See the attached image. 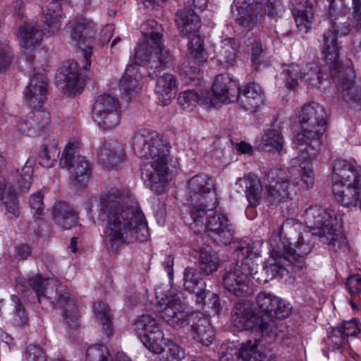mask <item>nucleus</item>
<instances>
[{"label":"nucleus","instance_id":"obj_20","mask_svg":"<svg viewBox=\"0 0 361 361\" xmlns=\"http://www.w3.org/2000/svg\"><path fill=\"white\" fill-rule=\"evenodd\" d=\"M232 322L238 331H252L262 335L267 331V328H261L262 317L255 314L250 305L245 302H238L235 305L232 314Z\"/></svg>","mask_w":361,"mask_h":361},{"label":"nucleus","instance_id":"obj_52","mask_svg":"<svg viewBox=\"0 0 361 361\" xmlns=\"http://www.w3.org/2000/svg\"><path fill=\"white\" fill-rule=\"evenodd\" d=\"M346 288L352 296L361 294V276L356 274L348 277Z\"/></svg>","mask_w":361,"mask_h":361},{"label":"nucleus","instance_id":"obj_59","mask_svg":"<svg viewBox=\"0 0 361 361\" xmlns=\"http://www.w3.org/2000/svg\"><path fill=\"white\" fill-rule=\"evenodd\" d=\"M162 264L167 272L170 281H171L173 279L174 257L172 255L166 256Z\"/></svg>","mask_w":361,"mask_h":361},{"label":"nucleus","instance_id":"obj_4","mask_svg":"<svg viewBox=\"0 0 361 361\" xmlns=\"http://www.w3.org/2000/svg\"><path fill=\"white\" fill-rule=\"evenodd\" d=\"M157 25L154 21H149L142 25L144 42L138 44L133 54L134 63L129 64L120 81L121 89L129 99L135 98L141 90L140 82L142 75L140 66L155 63L156 68H166L173 66L174 56L167 49L162 39V35L153 27Z\"/></svg>","mask_w":361,"mask_h":361},{"label":"nucleus","instance_id":"obj_3","mask_svg":"<svg viewBox=\"0 0 361 361\" xmlns=\"http://www.w3.org/2000/svg\"><path fill=\"white\" fill-rule=\"evenodd\" d=\"M329 16L331 21V29L323 35L321 44L322 53L333 75L338 77V85L341 90L343 97L347 102H360L361 100V87L355 81V73L352 67V61L348 60L346 67L341 68L339 61L340 46L338 35H345L349 28L340 27L338 20L344 18V8L341 0H331L329 8ZM339 22V24H341Z\"/></svg>","mask_w":361,"mask_h":361},{"label":"nucleus","instance_id":"obj_63","mask_svg":"<svg viewBox=\"0 0 361 361\" xmlns=\"http://www.w3.org/2000/svg\"><path fill=\"white\" fill-rule=\"evenodd\" d=\"M236 149L240 154H252V147L245 142H241L236 145Z\"/></svg>","mask_w":361,"mask_h":361},{"label":"nucleus","instance_id":"obj_13","mask_svg":"<svg viewBox=\"0 0 361 361\" xmlns=\"http://www.w3.org/2000/svg\"><path fill=\"white\" fill-rule=\"evenodd\" d=\"M188 204L182 210V215L202 212V209H215L219 199L215 192L214 180L205 173H199L187 181Z\"/></svg>","mask_w":361,"mask_h":361},{"label":"nucleus","instance_id":"obj_64","mask_svg":"<svg viewBox=\"0 0 361 361\" xmlns=\"http://www.w3.org/2000/svg\"><path fill=\"white\" fill-rule=\"evenodd\" d=\"M212 308H213L214 312L217 314L219 312L220 307H221L219 298L216 294L213 293L212 296Z\"/></svg>","mask_w":361,"mask_h":361},{"label":"nucleus","instance_id":"obj_55","mask_svg":"<svg viewBox=\"0 0 361 361\" xmlns=\"http://www.w3.org/2000/svg\"><path fill=\"white\" fill-rule=\"evenodd\" d=\"M353 13L351 22L355 27L361 26V0H352Z\"/></svg>","mask_w":361,"mask_h":361},{"label":"nucleus","instance_id":"obj_5","mask_svg":"<svg viewBox=\"0 0 361 361\" xmlns=\"http://www.w3.org/2000/svg\"><path fill=\"white\" fill-rule=\"evenodd\" d=\"M132 147L138 157L151 159L142 166V176L152 190L161 194L169 181V142L157 132L141 128L132 138Z\"/></svg>","mask_w":361,"mask_h":361},{"label":"nucleus","instance_id":"obj_17","mask_svg":"<svg viewBox=\"0 0 361 361\" xmlns=\"http://www.w3.org/2000/svg\"><path fill=\"white\" fill-rule=\"evenodd\" d=\"M92 114L94 121L101 128L110 130L120 122V103L109 94H99L95 98Z\"/></svg>","mask_w":361,"mask_h":361},{"label":"nucleus","instance_id":"obj_45","mask_svg":"<svg viewBox=\"0 0 361 361\" xmlns=\"http://www.w3.org/2000/svg\"><path fill=\"white\" fill-rule=\"evenodd\" d=\"M93 311L96 318L109 336L111 331V314L109 307L104 302L99 301L94 303Z\"/></svg>","mask_w":361,"mask_h":361},{"label":"nucleus","instance_id":"obj_57","mask_svg":"<svg viewBox=\"0 0 361 361\" xmlns=\"http://www.w3.org/2000/svg\"><path fill=\"white\" fill-rule=\"evenodd\" d=\"M27 322V317L24 307L21 304H18L16 307L14 322L18 326H23Z\"/></svg>","mask_w":361,"mask_h":361},{"label":"nucleus","instance_id":"obj_27","mask_svg":"<svg viewBox=\"0 0 361 361\" xmlns=\"http://www.w3.org/2000/svg\"><path fill=\"white\" fill-rule=\"evenodd\" d=\"M264 101V92L255 82L247 83L241 90L238 86L235 102L244 110L255 111L263 105Z\"/></svg>","mask_w":361,"mask_h":361},{"label":"nucleus","instance_id":"obj_30","mask_svg":"<svg viewBox=\"0 0 361 361\" xmlns=\"http://www.w3.org/2000/svg\"><path fill=\"white\" fill-rule=\"evenodd\" d=\"M17 37L22 48L33 50L40 45L42 41L43 31L35 27L32 23L25 22L19 27Z\"/></svg>","mask_w":361,"mask_h":361},{"label":"nucleus","instance_id":"obj_44","mask_svg":"<svg viewBox=\"0 0 361 361\" xmlns=\"http://www.w3.org/2000/svg\"><path fill=\"white\" fill-rule=\"evenodd\" d=\"M200 268L206 275L216 271L219 267V259L216 254L202 251L200 255Z\"/></svg>","mask_w":361,"mask_h":361},{"label":"nucleus","instance_id":"obj_21","mask_svg":"<svg viewBox=\"0 0 361 361\" xmlns=\"http://www.w3.org/2000/svg\"><path fill=\"white\" fill-rule=\"evenodd\" d=\"M48 82L45 77L35 73L29 84L25 87L23 94L27 104L33 109L43 111L46 119H49V113L43 111V104L47 99Z\"/></svg>","mask_w":361,"mask_h":361},{"label":"nucleus","instance_id":"obj_6","mask_svg":"<svg viewBox=\"0 0 361 361\" xmlns=\"http://www.w3.org/2000/svg\"><path fill=\"white\" fill-rule=\"evenodd\" d=\"M260 242L243 243L236 249L237 262L234 267L226 271L223 284L230 293L238 297H245L252 293L251 279L266 282L257 276L258 264L255 260L260 256Z\"/></svg>","mask_w":361,"mask_h":361},{"label":"nucleus","instance_id":"obj_15","mask_svg":"<svg viewBox=\"0 0 361 361\" xmlns=\"http://www.w3.org/2000/svg\"><path fill=\"white\" fill-rule=\"evenodd\" d=\"M310 233H306L299 236L295 243V249L286 250L283 252L273 250L269 260V267L272 275L283 276L286 268L293 265L302 267L304 257L309 254L312 245L308 240Z\"/></svg>","mask_w":361,"mask_h":361},{"label":"nucleus","instance_id":"obj_10","mask_svg":"<svg viewBox=\"0 0 361 361\" xmlns=\"http://www.w3.org/2000/svg\"><path fill=\"white\" fill-rule=\"evenodd\" d=\"M214 209H202V212L183 215V221L195 233L207 234L214 242L227 245L232 242L235 230L228 216L220 213L207 214Z\"/></svg>","mask_w":361,"mask_h":361},{"label":"nucleus","instance_id":"obj_8","mask_svg":"<svg viewBox=\"0 0 361 361\" xmlns=\"http://www.w3.org/2000/svg\"><path fill=\"white\" fill-rule=\"evenodd\" d=\"M167 302L162 308L160 305L159 313L166 323L175 329L190 326L192 337L204 345H209L214 337V332L207 317L200 312H190L187 307L177 295L167 298Z\"/></svg>","mask_w":361,"mask_h":361},{"label":"nucleus","instance_id":"obj_53","mask_svg":"<svg viewBox=\"0 0 361 361\" xmlns=\"http://www.w3.org/2000/svg\"><path fill=\"white\" fill-rule=\"evenodd\" d=\"M11 63L10 49L0 42V72L8 68Z\"/></svg>","mask_w":361,"mask_h":361},{"label":"nucleus","instance_id":"obj_18","mask_svg":"<svg viewBox=\"0 0 361 361\" xmlns=\"http://www.w3.org/2000/svg\"><path fill=\"white\" fill-rule=\"evenodd\" d=\"M133 331L140 337L150 352L161 350L164 341V333L158 320L150 314L138 316L133 323Z\"/></svg>","mask_w":361,"mask_h":361},{"label":"nucleus","instance_id":"obj_40","mask_svg":"<svg viewBox=\"0 0 361 361\" xmlns=\"http://www.w3.org/2000/svg\"><path fill=\"white\" fill-rule=\"evenodd\" d=\"M279 302V297L267 292H260L256 297V304L259 310V318L266 317L273 312L274 305Z\"/></svg>","mask_w":361,"mask_h":361},{"label":"nucleus","instance_id":"obj_7","mask_svg":"<svg viewBox=\"0 0 361 361\" xmlns=\"http://www.w3.org/2000/svg\"><path fill=\"white\" fill-rule=\"evenodd\" d=\"M298 121L301 131L296 135L295 145L300 154L296 161L304 160L300 166H305L307 163L312 165V157L316 155L320 138L326 130L325 109L317 102L305 104L299 112Z\"/></svg>","mask_w":361,"mask_h":361},{"label":"nucleus","instance_id":"obj_38","mask_svg":"<svg viewBox=\"0 0 361 361\" xmlns=\"http://www.w3.org/2000/svg\"><path fill=\"white\" fill-rule=\"evenodd\" d=\"M258 341L255 339L247 341L243 343L238 351H235L236 361H264L261 353L257 350Z\"/></svg>","mask_w":361,"mask_h":361},{"label":"nucleus","instance_id":"obj_42","mask_svg":"<svg viewBox=\"0 0 361 361\" xmlns=\"http://www.w3.org/2000/svg\"><path fill=\"white\" fill-rule=\"evenodd\" d=\"M240 47V44L233 38H226L221 42L218 51L220 60L226 63H231Z\"/></svg>","mask_w":361,"mask_h":361},{"label":"nucleus","instance_id":"obj_50","mask_svg":"<svg viewBox=\"0 0 361 361\" xmlns=\"http://www.w3.org/2000/svg\"><path fill=\"white\" fill-rule=\"evenodd\" d=\"M247 51L251 54L252 61L257 60L262 53V44L257 36L248 37L245 42Z\"/></svg>","mask_w":361,"mask_h":361},{"label":"nucleus","instance_id":"obj_34","mask_svg":"<svg viewBox=\"0 0 361 361\" xmlns=\"http://www.w3.org/2000/svg\"><path fill=\"white\" fill-rule=\"evenodd\" d=\"M257 147L264 151L275 150L282 153L284 149V139L281 131L276 129L266 130L258 141Z\"/></svg>","mask_w":361,"mask_h":361},{"label":"nucleus","instance_id":"obj_47","mask_svg":"<svg viewBox=\"0 0 361 361\" xmlns=\"http://www.w3.org/2000/svg\"><path fill=\"white\" fill-rule=\"evenodd\" d=\"M85 361H112V360L106 346L96 344L88 348Z\"/></svg>","mask_w":361,"mask_h":361},{"label":"nucleus","instance_id":"obj_19","mask_svg":"<svg viewBox=\"0 0 361 361\" xmlns=\"http://www.w3.org/2000/svg\"><path fill=\"white\" fill-rule=\"evenodd\" d=\"M239 82L227 74L218 75L212 85V96L208 93L209 99L212 102V107L220 104L235 102L238 96Z\"/></svg>","mask_w":361,"mask_h":361},{"label":"nucleus","instance_id":"obj_2","mask_svg":"<svg viewBox=\"0 0 361 361\" xmlns=\"http://www.w3.org/2000/svg\"><path fill=\"white\" fill-rule=\"evenodd\" d=\"M314 182L313 169L310 163L305 166L290 169H272L267 175L266 192H264L260 178L255 173H250L240 178L236 185L244 188L245 196L250 207H256L264 198L270 204H278L286 202L288 197L290 183L305 190L312 187Z\"/></svg>","mask_w":361,"mask_h":361},{"label":"nucleus","instance_id":"obj_25","mask_svg":"<svg viewBox=\"0 0 361 361\" xmlns=\"http://www.w3.org/2000/svg\"><path fill=\"white\" fill-rule=\"evenodd\" d=\"M331 192L334 201L342 207H355L361 200V183L332 184Z\"/></svg>","mask_w":361,"mask_h":361},{"label":"nucleus","instance_id":"obj_58","mask_svg":"<svg viewBox=\"0 0 361 361\" xmlns=\"http://www.w3.org/2000/svg\"><path fill=\"white\" fill-rule=\"evenodd\" d=\"M209 0H185L184 4L190 10L204 11Z\"/></svg>","mask_w":361,"mask_h":361},{"label":"nucleus","instance_id":"obj_29","mask_svg":"<svg viewBox=\"0 0 361 361\" xmlns=\"http://www.w3.org/2000/svg\"><path fill=\"white\" fill-rule=\"evenodd\" d=\"M178 87L176 75L165 73L157 78L154 92L157 96L159 104L161 106L169 105L174 98V92Z\"/></svg>","mask_w":361,"mask_h":361},{"label":"nucleus","instance_id":"obj_1","mask_svg":"<svg viewBox=\"0 0 361 361\" xmlns=\"http://www.w3.org/2000/svg\"><path fill=\"white\" fill-rule=\"evenodd\" d=\"M97 210L98 219L106 222L104 241L108 250L116 252L123 244L149 239L144 214L128 190H106L99 195Z\"/></svg>","mask_w":361,"mask_h":361},{"label":"nucleus","instance_id":"obj_28","mask_svg":"<svg viewBox=\"0 0 361 361\" xmlns=\"http://www.w3.org/2000/svg\"><path fill=\"white\" fill-rule=\"evenodd\" d=\"M177 102L180 108L187 112L193 111L197 106L211 108L212 103L209 99L208 92L203 89L182 91L178 94Z\"/></svg>","mask_w":361,"mask_h":361},{"label":"nucleus","instance_id":"obj_51","mask_svg":"<svg viewBox=\"0 0 361 361\" xmlns=\"http://www.w3.org/2000/svg\"><path fill=\"white\" fill-rule=\"evenodd\" d=\"M338 331L345 337L357 336L360 332L357 320L351 319L344 322Z\"/></svg>","mask_w":361,"mask_h":361},{"label":"nucleus","instance_id":"obj_24","mask_svg":"<svg viewBox=\"0 0 361 361\" xmlns=\"http://www.w3.org/2000/svg\"><path fill=\"white\" fill-rule=\"evenodd\" d=\"M332 184L361 183L355 159H338L334 161L331 173Z\"/></svg>","mask_w":361,"mask_h":361},{"label":"nucleus","instance_id":"obj_62","mask_svg":"<svg viewBox=\"0 0 361 361\" xmlns=\"http://www.w3.org/2000/svg\"><path fill=\"white\" fill-rule=\"evenodd\" d=\"M293 11L298 9H304L306 6H310L308 0H290Z\"/></svg>","mask_w":361,"mask_h":361},{"label":"nucleus","instance_id":"obj_39","mask_svg":"<svg viewBox=\"0 0 361 361\" xmlns=\"http://www.w3.org/2000/svg\"><path fill=\"white\" fill-rule=\"evenodd\" d=\"M80 142L76 138H71L66 144L60 159V166L61 168L70 169L73 164V160L77 159Z\"/></svg>","mask_w":361,"mask_h":361},{"label":"nucleus","instance_id":"obj_23","mask_svg":"<svg viewBox=\"0 0 361 361\" xmlns=\"http://www.w3.org/2000/svg\"><path fill=\"white\" fill-rule=\"evenodd\" d=\"M236 23L247 30H252L258 23L259 6L257 0H234Z\"/></svg>","mask_w":361,"mask_h":361},{"label":"nucleus","instance_id":"obj_12","mask_svg":"<svg viewBox=\"0 0 361 361\" xmlns=\"http://www.w3.org/2000/svg\"><path fill=\"white\" fill-rule=\"evenodd\" d=\"M307 227L317 230L316 234L321 240L328 245L344 242L341 227V216L334 209L312 206L307 208L304 214Z\"/></svg>","mask_w":361,"mask_h":361},{"label":"nucleus","instance_id":"obj_41","mask_svg":"<svg viewBox=\"0 0 361 361\" xmlns=\"http://www.w3.org/2000/svg\"><path fill=\"white\" fill-rule=\"evenodd\" d=\"M291 307L289 303H286L284 300L279 298V302L276 305L274 306L273 312L271 314L262 317V324L261 328H267L268 329L271 323L273 321V318L276 317L278 319L287 318L291 314Z\"/></svg>","mask_w":361,"mask_h":361},{"label":"nucleus","instance_id":"obj_26","mask_svg":"<svg viewBox=\"0 0 361 361\" xmlns=\"http://www.w3.org/2000/svg\"><path fill=\"white\" fill-rule=\"evenodd\" d=\"M99 162L107 169H114L126 159V152L121 143L117 140L104 142L97 151Z\"/></svg>","mask_w":361,"mask_h":361},{"label":"nucleus","instance_id":"obj_56","mask_svg":"<svg viewBox=\"0 0 361 361\" xmlns=\"http://www.w3.org/2000/svg\"><path fill=\"white\" fill-rule=\"evenodd\" d=\"M14 190L11 183L0 172V200H2L6 195L11 194V192Z\"/></svg>","mask_w":361,"mask_h":361},{"label":"nucleus","instance_id":"obj_61","mask_svg":"<svg viewBox=\"0 0 361 361\" xmlns=\"http://www.w3.org/2000/svg\"><path fill=\"white\" fill-rule=\"evenodd\" d=\"M30 355L31 356L32 354H33L34 361H47L46 357L44 356V352L42 350L38 347H34L32 348L30 352Z\"/></svg>","mask_w":361,"mask_h":361},{"label":"nucleus","instance_id":"obj_37","mask_svg":"<svg viewBox=\"0 0 361 361\" xmlns=\"http://www.w3.org/2000/svg\"><path fill=\"white\" fill-rule=\"evenodd\" d=\"M184 286L188 291L201 295L206 287V284L197 270L187 267L184 271Z\"/></svg>","mask_w":361,"mask_h":361},{"label":"nucleus","instance_id":"obj_32","mask_svg":"<svg viewBox=\"0 0 361 361\" xmlns=\"http://www.w3.org/2000/svg\"><path fill=\"white\" fill-rule=\"evenodd\" d=\"M52 214L56 224L64 229H70L76 225L78 219V214L64 202L54 204Z\"/></svg>","mask_w":361,"mask_h":361},{"label":"nucleus","instance_id":"obj_35","mask_svg":"<svg viewBox=\"0 0 361 361\" xmlns=\"http://www.w3.org/2000/svg\"><path fill=\"white\" fill-rule=\"evenodd\" d=\"M161 350L152 352L154 354H161L162 361H181L185 356L184 348L169 338L164 337V341L161 345Z\"/></svg>","mask_w":361,"mask_h":361},{"label":"nucleus","instance_id":"obj_31","mask_svg":"<svg viewBox=\"0 0 361 361\" xmlns=\"http://www.w3.org/2000/svg\"><path fill=\"white\" fill-rule=\"evenodd\" d=\"M71 173L72 184L78 188L87 186L92 177V166L85 157L78 156L75 164L71 166Z\"/></svg>","mask_w":361,"mask_h":361},{"label":"nucleus","instance_id":"obj_36","mask_svg":"<svg viewBox=\"0 0 361 361\" xmlns=\"http://www.w3.org/2000/svg\"><path fill=\"white\" fill-rule=\"evenodd\" d=\"M60 154V148L55 142H49L42 145L39 153V164L46 168L55 165Z\"/></svg>","mask_w":361,"mask_h":361},{"label":"nucleus","instance_id":"obj_48","mask_svg":"<svg viewBox=\"0 0 361 361\" xmlns=\"http://www.w3.org/2000/svg\"><path fill=\"white\" fill-rule=\"evenodd\" d=\"M44 195L42 192L38 191L33 194L29 200L30 207L33 216L39 217L44 210Z\"/></svg>","mask_w":361,"mask_h":361},{"label":"nucleus","instance_id":"obj_33","mask_svg":"<svg viewBox=\"0 0 361 361\" xmlns=\"http://www.w3.org/2000/svg\"><path fill=\"white\" fill-rule=\"evenodd\" d=\"M59 0H54L49 6L42 9V21L44 30L49 33H54L60 30L62 11L58 5Z\"/></svg>","mask_w":361,"mask_h":361},{"label":"nucleus","instance_id":"obj_9","mask_svg":"<svg viewBox=\"0 0 361 361\" xmlns=\"http://www.w3.org/2000/svg\"><path fill=\"white\" fill-rule=\"evenodd\" d=\"M176 22L180 35L189 39V54L195 63H197L192 66L184 64L180 74L191 80L198 79L201 77L199 64L207 60V53L204 48V39L199 34L201 27L200 19L194 11L188 10L178 13Z\"/></svg>","mask_w":361,"mask_h":361},{"label":"nucleus","instance_id":"obj_54","mask_svg":"<svg viewBox=\"0 0 361 361\" xmlns=\"http://www.w3.org/2000/svg\"><path fill=\"white\" fill-rule=\"evenodd\" d=\"M32 253V250L27 244H20L15 247L14 257L18 260L27 259Z\"/></svg>","mask_w":361,"mask_h":361},{"label":"nucleus","instance_id":"obj_43","mask_svg":"<svg viewBox=\"0 0 361 361\" xmlns=\"http://www.w3.org/2000/svg\"><path fill=\"white\" fill-rule=\"evenodd\" d=\"M293 16L298 30L305 33L307 32L311 27L313 19L312 6H306L304 9L293 11Z\"/></svg>","mask_w":361,"mask_h":361},{"label":"nucleus","instance_id":"obj_14","mask_svg":"<svg viewBox=\"0 0 361 361\" xmlns=\"http://www.w3.org/2000/svg\"><path fill=\"white\" fill-rule=\"evenodd\" d=\"M283 69L286 85L288 88L295 89L300 82L319 89H325L329 82L326 74L322 71L315 61L309 63L301 61L286 65Z\"/></svg>","mask_w":361,"mask_h":361},{"label":"nucleus","instance_id":"obj_11","mask_svg":"<svg viewBox=\"0 0 361 361\" xmlns=\"http://www.w3.org/2000/svg\"><path fill=\"white\" fill-rule=\"evenodd\" d=\"M28 283L35 290L39 302L43 298H52L53 288H55V295L51 301L54 308L63 310L64 319L67 323L78 320L79 314L74 298L68 293L66 286L59 283L54 279H42L39 275H34L29 278Z\"/></svg>","mask_w":361,"mask_h":361},{"label":"nucleus","instance_id":"obj_16","mask_svg":"<svg viewBox=\"0 0 361 361\" xmlns=\"http://www.w3.org/2000/svg\"><path fill=\"white\" fill-rule=\"evenodd\" d=\"M66 34L71 40L73 46L82 51L85 59L84 68L90 67V58L93 53L92 39L96 32V25L90 19L76 17L65 26Z\"/></svg>","mask_w":361,"mask_h":361},{"label":"nucleus","instance_id":"obj_49","mask_svg":"<svg viewBox=\"0 0 361 361\" xmlns=\"http://www.w3.org/2000/svg\"><path fill=\"white\" fill-rule=\"evenodd\" d=\"M344 344L345 336L338 331H334L328 338L327 345L333 352L342 353Z\"/></svg>","mask_w":361,"mask_h":361},{"label":"nucleus","instance_id":"obj_60","mask_svg":"<svg viewBox=\"0 0 361 361\" xmlns=\"http://www.w3.org/2000/svg\"><path fill=\"white\" fill-rule=\"evenodd\" d=\"M114 32V25L113 24H107L102 30V37L104 42H109L113 37Z\"/></svg>","mask_w":361,"mask_h":361},{"label":"nucleus","instance_id":"obj_46","mask_svg":"<svg viewBox=\"0 0 361 361\" xmlns=\"http://www.w3.org/2000/svg\"><path fill=\"white\" fill-rule=\"evenodd\" d=\"M0 207L5 209V214L11 219L19 216L18 199L15 190L11 192V194L4 197L2 200H0Z\"/></svg>","mask_w":361,"mask_h":361},{"label":"nucleus","instance_id":"obj_22","mask_svg":"<svg viewBox=\"0 0 361 361\" xmlns=\"http://www.w3.org/2000/svg\"><path fill=\"white\" fill-rule=\"evenodd\" d=\"M57 82L65 94L72 95L81 92L83 82L81 80L78 64L74 61H66L61 72L56 76Z\"/></svg>","mask_w":361,"mask_h":361}]
</instances>
